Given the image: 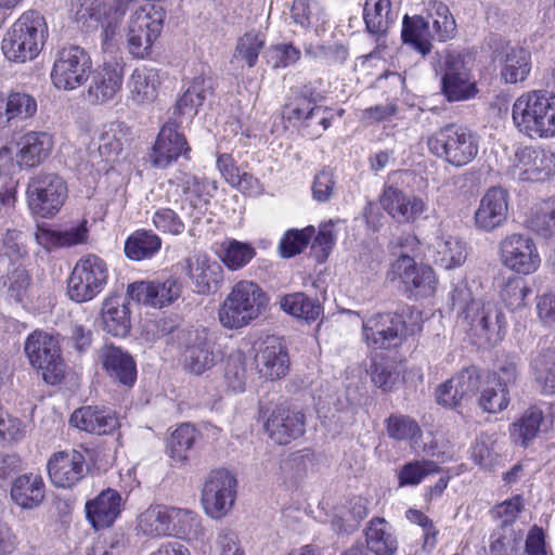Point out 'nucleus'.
Segmentation results:
<instances>
[{"mask_svg":"<svg viewBox=\"0 0 555 555\" xmlns=\"http://www.w3.org/2000/svg\"><path fill=\"white\" fill-rule=\"evenodd\" d=\"M513 121L530 138L555 137V94L530 91L516 99Z\"/></svg>","mask_w":555,"mask_h":555,"instance_id":"1","label":"nucleus"},{"mask_svg":"<svg viewBox=\"0 0 555 555\" xmlns=\"http://www.w3.org/2000/svg\"><path fill=\"white\" fill-rule=\"evenodd\" d=\"M47 36L44 17L38 11L29 10L5 34L1 49L8 60L24 63L39 54Z\"/></svg>","mask_w":555,"mask_h":555,"instance_id":"2","label":"nucleus"},{"mask_svg":"<svg viewBox=\"0 0 555 555\" xmlns=\"http://www.w3.org/2000/svg\"><path fill=\"white\" fill-rule=\"evenodd\" d=\"M268 305L266 293L251 281L237 282L221 305L218 315L225 328H241L257 319Z\"/></svg>","mask_w":555,"mask_h":555,"instance_id":"3","label":"nucleus"},{"mask_svg":"<svg viewBox=\"0 0 555 555\" xmlns=\"http://www.w3.org/2000/svg\"><path fill=\"white\" fill-rule=\"evenodd\" d=\"M429 151L454 167L472 163L479 152L478 135L466 127L447 125L427 139Z\"/></svg>","mask_w":555,"mask_h":555,"instance_id":"4","label":"nucleus"},{"mask_svg":"<svg viewBox=\"0 0 555 555\" xmlns=\"http://www.w3.org/2000/svg\"><path fill=\"white\" fill-rule=\"evenodd\" d=\"M133 0H70V12L77 23L87 28L101 26L104 40L116 33Z\"/></svg>","mask_w":555,"mask_h":555,"instance_id":"5","label":"nucleus"},{"mask_svg":"<svg viewBox=\"0 0 555 555\" xmlns=\"http://www.w3.org/2000/svg\"><path fill=\"white\" fill-rule=\"evenodd\" d=\"M24 351L30 365L41 371L46 383L55 385L63 379L66 365L55 336L44 331H34L25 341Z\"/></svg>","mask_w":555,"mask_h":555,"instance_id":"6","label":"nucleus"},{"mask_svg":"<svg viewBox=\"0 0 555 555\" xmlns=\"http://www.w3.org/2000/svg\"><path fill=\"white\" fill-rule=\"evenodd\" d=\"M107 281L106 261L94 254H88L76 262L68 278L67 294L75 302H87L103 292Z\"/></svg>","mask_w":555,"mask_h":555,"instance_id":"7","label":"nucleus"},{"mask_svg":"<svg viewBox=\"0 0 555 555\" xmlns=\"http://www.w3.org/2000/svg\"><path fill=\"white\" fill-rule=\"evenodd\" d=\"M322 96L312 87L305 86L294 91V96L285 106V114L291 121L300 122L306 134L319 138L330 128L333 114L327 107L318 105Z\"/></svg>","mask_w":555,"mask_h":555,"instance_id":"8","label":"nucleus"},{"mask_svg":"<svg viewBox=\"0 0 555 555\" xmlns=\"http://www.w3.org/2000/svg\"><path fill=\"white\" fill-rule=\"evenodd\" d=\"M164 9L154 3H146L130 17L127 33L129 53L137 59L151 54L154 41L160 35L165 20Z\"/></svg>","mask_w":555,"mask_h":555,"instance_id":"9","label":"nucleus"},{"mask_svg":"<svg viewBox=\"0 0 555 555\" xmlns=\"http://www.w3.org/2000/svg\"><path fill=\"white\" fill-rule=\"evenodd\" d=\"M92 61L79 46L61 49L54 60L51 80L55 88L70 91L82 86L91 75Z\"/></svg>","mask_w":555,"mask_h":555,"instance_id":"10","label":"nucleus"},{"mask_svg":"<svg viewBox=\"0 0 555 555\" xmlns=\"http://www.w3.org/2000/svg\"><path fill=\"white\" fill-rule=\"evenodd\" d=\"M67 197L65 181L55 173L40 172L27 185L29 208L41 217L55 215Z\"/></svg>","mask_w":555,"mask_h":555,"instance_id":"11","label":"nucleus"},{"mask_svg":"<svg viewBox=\"0 0 555 555\" xmlns=\"http://www.w3.org/2000/svg\"><path fill=\"white\" fill-rule=\"evenodd\" d=\"M236 478L227 469H216L207 476L202 490V505L212 519L223 518L236 499Z\"/></svg>","mask_w":555,"mask_h":555,"instance_id":"12","label":"nucleus"},{"mask_svg":"<svg viewBox=\"0 0 555 555\" xmlns=\"http://www.w3.org/2000/svg\"><path fill=\"white\" fill-rule=\"evenodd\" d=\"M499 248L503 266L518 274H532L540 268L538 247L527 234H509L500 242Z\"/></svg>","mask_w":555,"mask_h":555,"instance_id":"13","label":"nucleus"},{"mask_svg":"<svg viewBox=\"0 0 555 555\" xmlns=\"http://www.w3.org/2000/svg\"><path fill=\"white\" fill-rule=\"evenodd\" d=\"M363 337L370 348L392 349L399 347L406 327L403 317L398 313H377L363 322Z\"/></svg>","mask_w":555,"mask_h":555,"instance_id":"14","label":"nucleus"},{"mask_svg":"<svg viewBox=\"0 0 555 555\" xmlns=\"http://www.w3.org/2000/svg\"><path fill=\"white\" fill-rule=\"evenodd\" d=\"M509 171L514 179L520 181H544L555 172V154L544 149L519 147Z\"/></svg>","mask_w":555,"mask_h":555,"instance_id":"15","label":"nucleus"},{"mask_svg":"<svg viewBox=\"0 0 555 555\" xmlns=\"http://www.w3.org/2000/svg\"><path fill=\"white\" fill-rule=\"evenodd\" d=\"M388 278L391 281L399 279L406 292L422 297L434 294L437 286L433 268L428 264L416 263L408 255H401L392 262Z\"/></svg>","mask_w":555,"mask_h":555,"instance_id":"16","label":"nucleus"},{"mask_svg":"<svg viewBox=\"0 0 555 555\" xmlns=\"http://www.w3.org/2000/svg\"><path fill=\"white\" fill-rule=\"evenodd\" d=\"M177 338L184 348L185 367L191 373L201 375L216 364L212 343L205 327L181 330Z\"/></svg>","mask_w":555,"mask_h":555,"instance_id":"17","label":"nucleus"},{"mask_svg":"<svg viewBox=\"0 0 555 555\" xmlns=\"http://www.w3.org/2000/svg\"><path fill=\"white\" fill-rule=\"evenodd\" d=\"M88 449L59 451L51 455L47 468L51 482L56 488L70 489L87 475Z\"/></svg>","mask_w":555,"mask_h":555,"instance_id":"18","label":"nucleus"},{"mask_svg":"<svg viewBox=\"0 0 555 555\" xmlns=\"http://www.w3.org/2000/svg\"><path fill=\"white\" fill-rule=\"evenodd\" d=\"M441 69V92L448 101H465L476 94V85L464 56L459 53L447 54Z\"/></svg>","mask_w":555,"mask_h":555,"instance_id":"19","label":"nucleus"},{"mask_svg":"<svg viewBox=\"0 0 555 555\" xmlns=\"http://www.w3.org/2000/svg\"><path fill=\"white\" fill-rule=\"evenodd\" d=\"M182 292V284L173 276L155 281H138L128 285L127 296L152 308H164L176 301Z\"/></svg>","mask_w":555,"mask_h":555,"instance_id":"20","label":"nucleus"},{"mask_svg":"<svg viewBox=\"0 0 555 555\" xmlns=\"http://www.w3.org/2000/svg\"><path fill=\"white\" fill-rule=\"evenodd\" d=\"M468 295L466 288H455L452 293L453 306L466 312V318L470 319L475 335L491 340L493 334L501 328V313L491 305L480 307L476 300H470L468 304L466 300Z\"/></svg>","mask_w":555,"mask_h":555,"instance_id":"21","label":"nucleus"},{"mask_svg":"<svg viewBox=\"0 0 555 555\" xmlns=\"http://www.w3.org/2000/svg\"><path fill=\"white\" fill-rule=\"evenodd\" d=\"M264 430L274 443L288 444L305 434V414L285 405H278L264 423Z\"/></svg>","mask_w":555,"mask_h":555,"instance_id":"22","label":"nucleus"},{"mask_svg":"<svg viewBox=\"0 0 555 555\" xmlns=\"http://www.w3.org/2000/svg\"><path fill=\"white\" fill-rule=\"evenodd\" d=\"M379 202L382 208L399 223H413L427 209L423 198L392 185L384 189Z\"/></svg>","mask_w":555,"mask_h":555,"instance_id":"23","label":"nucleus"},{"mask_svg":"<svg viewBox=\"0 0 555 555\" xmlns=\"http://www.w3.org/2000/svg\"><path fill=\"white\" fill-rule=\"evenodd\" d=\"M191 149L185 137L179 132L177 122L165 124L155 141L152 163L157 168H166L180 156L188 158Z\"/></svg>","mask_w":555,"mask_h":555,"instance_id":"24","label":"nucleus"},{"mask_svg":"<svg viewBox=\"0 0 555 555\" xmlns=\"http://www.w3.org/2000/svg\"><path fill=\"white\" fill-rule=\"evenodd\" d=\"M91 81L87 90L90 103L102 104L115 98L124 81V67L117 62L104 63L91 70Z\"/></svg>","mask_w":555,"mask_h":555,"instance_id":"25","label":"nucleus"},{"mask_svg":"<svg viewBox=\"0 0 555 555\" xmlns=\"http://www.w3.org/2000/svg\"><path fill=\"white\" fill-rule=\"evenodd\" d=\"M479 384L477 370L475 367L465 369L438 387L437 402L455 409L476 392Z\"/></svg>","mask_w":555,"mask_h":555,"instance_id":"26","label":"nucleus"},{"mask_svg":"<svg viewBox=\"0 0 555 555\" xmlns=\"http://www.w3.org/2000/svg\"><path fill=\"white\" fill-rule=\"evenodd\" d=\"M507 193L501 188H491L480 199L475 212L478 229L490 232L504 224L507 219Z\"/></svg>","mask_w":555,"mask_h":555,"instance_id":"27","label":"nucleus"},{"mask_svg":"<svg viewBox=\"0 0 555 555\" xmlns=\"http://www.w3.org/2000/svg\"><path fill=\"white\" fill-rule=\"evenodd\" d=\"M10 499L23 511L38 508L46 499V483L40 474L25 473L13 479Z\"/></svg>","mask_w":555,"mask_h":555,"instance_id":"28","label":"nucleus"},{"mask_svg":"<svg viewBox=\"0 0 555 555\" xmlns=\"http://www.w3.org/2000/svg\"><path fill=\"white\" fill-rule=\"evenodd\" d=\"M255 360L258 372L267 379H280L288 372L289 359L285 346L275 337H268Z\"/></svg>","mask_w":555,"mask_h":555,"instance_id":"29","label":"nucleus"},{"mask_svg":"<svg viewBox=\"0 0 555 555\" xmlns=\"http://www.w3.org/2000/svg\"><path fill=\"white\" fill-rule=\"evenodd\" d=\"M121 512V496L111 488L86 503V516L96 530L111 527Z\"/></svg>","mask_w":555,"mask_h":555,"instance_id":"30","label":"nucleus"},{"mask_svg":"<svg viewBox=\"0 0 555 555\" xmlns=\"http://www.w3.org/2000/svg\"><path fill=\"white\" fill-rule=\"evenodd\" d=\"M16 163L21 168H33L44 162L53 147L52 137L43 131H29L18 138Z\"/></svg>","mask_w":555,"mask_h":555,"instance_id":"31","label":"nucleus"},{"mask_svg":"<svg viewBox=\"0 0 555 555\" xmlns=\"http://www.w3.org/2000/svg\"><path fill=\"white\" fill-rule=\"evenodd\" d=\"M186 273L198 294H209L222 282L221 266L206 254L197 253L186 260Z\"/></svg>","mask_w":555,"mask_h":555,"instance_id":"32","label":"nucleus"},{"mask_svg":"<svg viewBox=\"0 0 555 555\" xmlns=\"http://www.w3.org/2000/svg\"><path fill=\"white\" fill-rule=\"evenodd\" d=\"M100 361L111 378L131 387L137 379V365L132 357L122 349L105 345L100 351Z\"/></svg>","mask_w":555,"mask_h":555,"instance_id":"33","label":"nucleus"},{"mask_svg":"<svg viewBox=\"0 0 555 555\" xmlns=\"http://www.w3.org/2000/svg\"><path fill=\"white\" fill-rule=\"evenodd\" d=\"M70 424L90 434L108 435L119 427L118 417L111 411L86 405L70 416Z\"/></svg>","mask_w":555,"mask_h":555,"instance_id":"34","label":"nucleus"},{"mask_svg":"<svg viewBox=\"0 0 555 555\" xmlns=\"http://www.w3.org/2000/svg\"><path fill=\"white\" fill-rule=\"evenodd\" d=\"M495 60L501 66V78L506 83L525 81L531 70L530 52L520 47L506 46Z\"/></svg>","mask_w":555,"mask_h":555,"instance_id":"35","label":"nucleus"},{"mask_svg":"<svg viewBox=\"0 0 555 555\" xmlns=\"http://www.w3.org/2000/svg\"><path fill=\"white\" fill-rule=\"evenodd\" d=\"M127 86L130 98L135 104L152 103L158 96L159 70L147 66L137 67L129 77Z\"/></svg>","mask_w":555,"mask_h":555,"instance_id":"36","label":"nucleus"},{"mask_svg":"<svg viewBox=\"0 0 555 555\" xmlns=\"http://www.w3.org/2000/svg\"><path fill=\"white\" fill-rule=\"evenodd\" d=\"M367 548L375 555H393L398 550V540L389 522L380 517L370 520L365 529Z\"/></svg>","mask_w":555,"mask_h":555,"instance_id":"37","label":"nucleus"},{"mask_svg":"<svg viewBox=\"0 0 555 555\" xmlns=\"http://www.w3.org/2000/svg\"><path fill=\"white\" fill-rule=\"evenodd\" d=\"M101 319L103 330L115 337H125L130 331V310L118 297L103 302Z\"/></svg>","mask_w":555,"mask_h":555,"instance_id":"38","label":"nucleus"},{"mask_svg":"<svg viewBox=\"0 0 555 555\" xmlns=\"http://www.w3.org/2000/svg\"><path fill=\"white\" fill-rule=\"evenodd\" d=\"M35 237L37 243L47 250L72 247L86 242L87 228L85 224H80L65 231H59L39 225L35 232Z\"/></svg>","mask_w":555,"mask_h":555,"instance_id":"39","label":"nucleus"},{"mask_svg":"<svg viewBox=\"0 0 555 555\" xmlns=\"http://www.w3.org/2000/svg\"><path fill=\"white\" fill-rule=\"evenodd\" d=\"M162 248V238L152 230L134 231L125 242V255L130 260L151 259Z\"/></svg>","mask_w":555,"mask_h":555,"instance_id":"40","label":"nucleus"},{"mask_svg":"<svg viewBox=\"0 0 555 555\" xmlns=\"http://www.w3.org/2000/svg\"><path fill=\"white\" fill-rule=\"evenodd\" d=\"M363 20L369 33L384 35L397 20L390 0H365Z\"/></svg>","mask_w":555,"mask_h":555,"instance_id":"41","label":"nucleus"},{"mask_svg":"<svg viewBox=\"0 0 555 555\" xmlns=\"http://www.w3.org/2000/svg\"><path fill=\"white\" fill-rule=\"evenodd\" d=\"M171 508L165 505L150 506L138 518V529L146 537H170Z\"/></svg>","mask_w":555,"mask_h":555,"instance_id":"42","label":"nucleus"},{"mask_svg":"<svg viewBox=\"0 0 555 555\" xmlns=\"http://www.w3.org/2000/svg\"><path fill=\"white\" fill-rule=\"evenodd\" d=\"M280 308L292 317L304 320L307 323L317 321L323 310L318 299L300 292L281 297Z\"/></svg>","mask_w":555,"mask_h":555,"instance_id":"43","label":"nucleus"},{"mask_svg":"<svg viewBox=\"0 0 555 555\" xmlns=\"http://www.w3.org/2000/svg\"><path fill=\"white\" fill-rule=\"evenodd\" d=\"M401 37L404 43L411 44L423 55L430 52L431 49V29L430 22L422 16L403 18Z\"/></svg>","mask_w":555,"mask_h":555,"instance_id":"44","label":"nucleus"},{"mask_svg":"<svg viewBox=\"0 0 555 555\" xmlns=\"http://www.w3.org/2000/svg\"><path fill=\"white\" fill-rule=\"evenodd\" d=\"M434 247L436 250L435 262L444 269L461 266L467 256L463 242L449 234L438 235Z\"/></svg>","mask_w":555,"mask_h":555,"instance_id":"45","label":"nucleus"},{"mask_svg":"<svg viewBox=\"0 0 555 555\" xmlns=\"http://www.w3.org/2000/svg\"><path fill=\"white\" fill-rule=\"evenodd\" d=\"M530 369L542 393H555V349L539 351L531 360Z\"/></svg>","mask_w":555,"mask_h":555,"instance_id":"46","label":"nucleus"},{"mask_svg":"<svg viewBox=\"0 0 555 555\" xmlns=\"http://www.w3.org/2000/svg\"><path fill=\"white\" fill-rule=\"evenodd\" d=\"M170 537L196 541L204 535V528L197 514L190 509L171 508Z\"/></svg>","mask_w":555,"mask_h":555,"instance_id":"47","label":"nucleus"},{"mask_svg":"<svg viewBox=\"0 0 555 555\" xmlns=\"http://www.w3.org/2000/svg\"><path fill=\"white\" fill-rule=\"evenodd\" d=\"M198 433L190 424L180 425L170 436L167 443V453L177 464H182L189 459V452L193 448Z\"/></svg>","mask_w":555,"mask_h":555,"instance_id":"48","label":"nucleus"},{"mask_svg":"<svg viewBox=\"0 0 555 555\" xmlns=\"http://www.w3.org/2000/svg\"><path fill=\"white\" fill-rule=\"evenodd\" d=\"M524 534L513 526H500L490 537L489 555H517L521 548Z\"/></svg>","mask_w":555,"mask_h":555,"instance_id":"49","label":"nucleus"},{"mask_svg":"<svg viewBox=\"0 0 555 555\" xmlns=\"http://www.w3.org/2000/svg\"><path fill=\"white\" fill-rule=\"evenodd\" d=\"M210 86H206L204 77H195L192 85L177 101L173 115H188L193 117L197 113V107L201 106L206 100V95Z\"/></svg>","mask_w":555,"mask_h":555,"instance_id":"50","label":"nucleus"},{"mask_svg":"<svg viewBox=\"0 0 555 555\" xmlns=\"http://www.w3.org/2000/svg\"><path fill=\"white\" fill-rule=\"evenodd\" d=\"M441 467L430 460H415L405 463L398 470L399 487H415L420 485L427 476L438 474Z\"/></svg>","mask_w":555,"mask_h":555,"instance_id":"51","label":"nucleus"},{"mask_svg":"<svg viewBox=\"0 0 555 555\" xmlns=\"http://www.w3.org/2000/svg\"><path fill=\"white\" fill-rule=\"evenodd\" d=\"M224 379L230 389L242 392L247 380L246 356L241 350L231 352L224 362Z\"/></svg>","mask_w":555,"mask_h":555,"instance_id":"52","label":"nucleus"},{"mask_svg":"<svg viewBox=\"0 0 555 555\" xmlns=\"http://www.w3.org/2000/svg\"><path fill=\"white\" fill-rule=\"evenodd\" d=\"M5 100L7 116L10 121L31 118L38 109L36 99L26 92H11Z\"/></svg>","mask_w":555,"mask_h":555,"instance_id":"53","label":"nucleus"},{"mask_svg":"<svg viewBox=\"0 0 555 555\" xmlns=\"http://www.w3.org/2000/svg\"><path fill=\"white\" fill-rule=\"evenodd\" d=\"M543 413L537 408H531L524 413L521 418L513 425L512 436L521 446L526 447L539 433Z\"/></svg>","mask_w":555,"mask_h":555,"instance_id":"54","label":"nucleus"},{"mask_svg":"<svg viewBox=\"0 0 555 555\" xmlns=\"http://www.w3.org/2000/svg\"><path fill=\"white\" fill-rule=\"evenodd\" d=\"M529 228L544 238L555 236V198L545 201L537 209L529 220Z\"/></svg>","mask_w":555,"mask_h":555,"instance_id":"55","label":"nucleus"},{"mask_svg":"<svg viewBox=\"0 0 555 555\" xmlns=\"http://www.w3.org/2000/svg\"><path fill=\"white\" fill-rule=\"evenodd\" d=\"M314 233L315 230L313 227H307L302 230L291 229L286 231L279 245L281 256L291 258L300 254L307 247Z\"/></svg>","mask_w":555,"mask_h":555,"instance_id":"56","label":"nucleus"},{"mask_svg":"<svg viewBox=\"0 0 555 555\" xmlns=\"http://www.w3.org/2000/svg\"><path fill=\"white\" fill-rule=\"evenodd\" d=\"M263 47L264 36L262 34L254 31L246 33L237 41L234 57L243 59L249 67H254Z\"/></svg>","mask_w":555,"mask_h":555,"instance_id":"57","label":"nucleus"},{"mask_svg":"<svg viewBox=\"0 0 555 555\" xmlns=\"http://www.w3.org/2000/svg\"><path fill=\"white\" fill-rule=\"evenodd\" d=\"M431 18V38H437L439 41H446L453 37L456 25L449 8L439 3L435 8V13L430 14Z\"/></svg>","mask_w":555,"mask_h":555,"instance_id":"58","label":"nucleus"},{"mask_svg":"<svg viewBox=\"0 0 555 555\" xmlns=\"http://www.w3.org/2000/svg\"><path fill=\"white\" fill-rule=\"evenodd\" d=\"M397 364L389 359L375 360L371 365V378L375 386L385 391L391 390L399 380Z\"/></svg>","mask_w":555,"mask_h":555,"instance_id":"59","label":"nucleus"},{"mask_svg":"<svg viewBox=\"0 0 555 555\" xmlns=\"http://www.w3.org/2000/svg\"><path fill=\"white\" fill-rule=\"evenodd\" d=\"M255 256L251 246L238 241H230L223 245L222 261L231 270H237L248 263Z\"/></svg>","mask_w":555,"mask_h":555,"instance_id":"60","label":"nucleus"},{"mask_svg":"<svg viewBox=\"0 0 555 555\" xmlns=\"http://www.w3.org/2000/svg\"><path fill=\"white\" fill-rule=\"evenodd\" d=\"M508 393V389H506L504 385L498 383V386H495L488 380V385L481 392L479 405L483 411L489 413L503 411L509 403Z\"/></svg>","mask_w":555,"mask_h":555,"instance_id":"61","label":"nucleus"},{"mask_svg":"<svg viewBox=\"0 0 555 555\" xmlns=\"http://www.w3.org/2000/svg\"><path fill=\"white\" fill-rule=\"evenodd\" d=\"M386 427L388 436L395 440H409L421 434L417 423L402 414H391L386 420Z\"/></svg>","mask_w":555,"mask_h":555,"instance_id":"62","label":"nucleus"},{"mask_svg":"<svg viewBox=\"0 0 555 555\" xmlns=\"http://www.w3.org/2000/svg\"><path fill=\"white\" fill-rule=\"evenodd\" d=\"M153 225L164 234L180 235L185 225L181 217L170 208H159L152 216Z\"/></svg>","mask_w":555,"mask_h":555,"instance_id":"63","label":"nucleus"},{"mask_svg":"<svg viewBox=\"0 0 555 555\" xmlns=\"http://www.w3.org/2000/svg\"><path fill=\"white\" fill-rule=\"evenodd\" d=\"M529 294L530 287L521 279L513 278L505 283L501 298L509 309L517 310L525 307Z\"/></svg>","mask_w":555,"mask_h":555,"instance_id":"64","label":"nucleus"}]
</instances>
